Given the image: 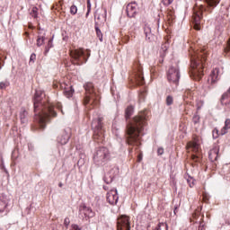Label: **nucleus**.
Wrapping results in <instances>:
<instances>
[{"label":"nucleus","instance_id":"nucleus-1","mask_svg":"<svg viewBox=\"0 0 230 230\" xmlns=\"http://www.w3.org/2000/svg\"><path fill=\"white\" fill-rule=\"evenodd\" d=\"M46 93L40 89H37L34 95V112L35 121L38 122L40 128H46V124L49 121V117L55 118L57 112L53 110V104L46 103Z\"/></svg>","mask_w":230,"mask_h":230},{"label":"nucleus","instance_id":"nucleus-2","mask_svg":"<svg viewBox=\"0 0 230 230\" xmlns=\"http://www.w3.org/2000/svg\"><path fill=\"white\" fill-rule=\"evenodd\" d=\"M146 111H142L127 125V143L129 146L141 145V132L146 125Z\"/></svg>","mask_w":230,"mask_h":230},{"label":"nucleus","instance_id":"nucleus-3","mask_svg":"<svg viewBox=\"0 0 230 230\" xmlns=\"http://www.w3.org/2000/svg\"><path fill=\"white\" fill-rule=\"evenodd\" d=\"M206 61V57L199 52H195L190 58V76L194 80H200L204 75V62Z\"/></svg>","mask_w":230,"mask_h":230},{"label":"nucleus","instance_id":"nucleus-4","mask_svg":"<svg viewBox=\"0 0 230 230\" xmlns=\"http://www.w3.org/2000/svg\"><path fill=\"white\" fill-rule=\"evenodd\" d=\"M111 161V151L107 147H99L93 154V163L97 166H104Z\"/></svg>","mask_w":230,"mask_h":230},{"label":"nucleus","instance_id":"nucleus-5","mask_svg":"<svg viewBox=\"0 0 230 230\" xmlns=\"http://www.w3.org/2000/svg\"><path fill=\"white\" fill-rule=\"evenodd\" d=\"M70 57L75 61V64L80 66L84 62H87V58L91 57V52L89 50H84V49L70 50Z\"/></svg>","mask_w":230,"mask_h":230},{"label":"nucleus","instance_id":"nucleus-6","mask_svg":"<svg viewBox=\"0 0 230 230\" xmlns=\"http://www.w3.org/2000/svg\"><path fill=\"white\" fill-rule=\"evenodd\" d=\"M103 118L98 117L93 119L92 122V128L93 130V137L94 139H103L104 135H103Z\"/></svg>","mask_w":230,"mask_h":230},{"label":"nucleus","instance_id":"nucleus-7","mask_svg":"<svg viewBox=\"0 0 230 230\" xmlns=\"http://www.w3.org/2000/svg\"><path fill=\"white\" fill-rule=\"evenodd\" d=\"M85 96L84 99V104L87 105V103H94L98 99V95L96 94V91L94 90V84L93 83H86L84 85Z\"/></svg>","mask_w":230,"mask_h":230},{"label":"nucleus","instance_id":"nucleus-8","mask_svg":"<svg viewBox=\"0 0 230 230\" xmlns=\"http://www.w3.org/2000/svg\"><path fill=\"white\" fill-rule=\"evenodd\" d=\"M167 79L171 84H179V80L181 79V72L179 71V66H171L167 73Z\"/></svg>","mask_w":230,"mask_h":230},{"label":"nucleus","instance_id":"nucleus-9","mask_svg":"<svg viewBox=\"0 0 230 230\" xmlns=\"http://www.w3.org/2000/svg\"><path fill=\"white\" fill-rule=\"evenodd\" d=\"M192 19L195 30H200V22L202 21V7H194Z\"/></svg>","mask_w":230,"mask_h":230},{"label":"nucleus","instance_id":"nucleus-10","mask_svg":"<svg viewBox=\"0 0 230 230\" xmlns=\"http://www.w3.org/2000/svg\"><path fill=\"white\" fill-rule=\"evenodd\" d=\"M94 215V211H93L91 207H87L85 204H81L79 206V217L81 218H93Z\"/></svg>","mask_w":230,"mask_h":230},{"label":"nucleus","instance_id":"nucleus-11","mask_svg":"<svg viewBox=\"0 0 230 230\" xmlns=\"http://www.w3.org/2000/svg\"><path fill=\"white\" fill-rule=\"evenodd\" d=\"M187 150L188 152L191 151L194 154H196L191 155L193 161H197V159H200V155H199L200 152V146L198 145L197 142H189L187 144Z\"/></svg>","mask_w":230,"mask_h":230},{"label":"nucleus","instance_id":"nucleus-12","mask_svg":"<svg viewBox=\"0 0 230 230\" xmlns=\"http://www.w3.org/2000/svg\"><path fill=\"white\" fill-rule=\"evenodd\" d=\"M118 230H130V217L121 216L117 221Z\"/></svg>","mask_w":230,"mask_h":230},{"label":"nucleus","instance_id":"nucleus-13","mask_svg":"<svg viewBox=\"0 0 230 230\" xmlns=\"http://www.w3.org/2000/svg\"><path fill=\"white\" fill-rule=\"evenodd\" d=\"M69 139H71V128H66L61 132L60 136L58 137V143H59L60 145H67Z\"/></svg>","mask_w":230,"mask_h":230},{"label":"nucleus","instance_id":"nucleus-14","mask_svg":"<svg viewBox=\"0 0 230 230\" xmlns=\"http://www.w3.org/2000/svg\"><path fill=\"white\" fill-rule=\"evenodd\" d=\"M107 201L109 202V204H111V206H116V204H118V200L119 199V197L118 196V190L113 189L111 190H110L107 193Z\"/></svg>","mask_w":230,"mask_h":230},{"label":"nucleus","instance_id":"nucleus-15","mask_svg":"<svg viewBox=\"0 0 230 230\" xmlns=\"http://www.w3.org/2000/svg\"><path fill=\"white\" fill-rule=\"evenodd\" d=\"M137 10H138L137 3L136 2L129 3L126 7L128 17H130V18L136 17L137 13Z\"/></svg>","mask_w":230,"mask_h":230},{"label":"nucleus","instance_id":"nucleus-16","mask_svg":"<svg viewBox=\"0 0 230 230\" xmlns=\"http://www.w3.org/2000/svg\"><path fill=\"white\" fill-rule=\"evenodd\" d=\"M10 202V198L4 194H0V213L6 210L8 204Z\"/></svg>","mask_w":230,"mask_h":230},{"label":"nucleus","instance_id":"nucleus-17","mask_svg":"<svg viewBox=\"0 0 230 230\" xmlns=\"http://www.w3.org/2000/svg\"><path fill=\"white\" fill-rule=\"evenodd\" d=\"M144 33L147 40H154V34L152 33V28H150V25H145Z\"/></svg>","mask_w":230,"mask_h":230},{"label":"nucleus","instance_id":"nucleus-18","mask_svg":"<svg viewBox=\"0 0 230 230\" xmlns=\"http://www.w3.org/2000/svg\"><path fill=\"white\" fill-rule=\"evenodd\" d=\"M206 3L208 4V12L211 13V12H213V8H216V6L220 3V0H206Z\"/></svg>","mask_w":230,"mask_h":230},{"label":"nucleus","instance_id":"nucleus-19","mask_svg":"<svg viewBox=\"0 0 230 230\" xmlns=\"http://www.w3.org/2000/svg\"><path fill=\"white\" fill-rule=\"evenodd\" d=\"M217 80H218V68L212 70L208 77V82H210V84H216Z\"/></svg>","mask_w":230,"mask_h":230},{"label":"nucleus","instance_id":"nucleus-20","mask_svg":"<svg viewBox=\"0 0 230 230\" xmlns=\"http://www.w3.org/2000/svg\"><path fill=\"white\" fill-rule=\"evenodd\" d=\"M221 103L223 105H230V88L222 95Z\"/></svg>","mask_w":230,"mask_h":230},{"label":"nucleus","instance_id":"nucleus-21","mask_svg":"<svg viewBox=\"0 0 230 230\" xmlns=\"http://www.w3.org/2000/svg\"><path fill=\"white\" fill-rule=\"evenodd\" d=\"M229 128H230V119H226L225 121V126L220 130V135L226 136V134H227V131L229 130Z\"/></svg>","mask_w":230,"mask_h":230},{"label":"nucleus","instance_id":"nucleus-22","mask_svg":"<svg viewBox=\"0 0 230 230\" xmlns=\"http://www.w3.org/2000/svg\"><path fill=\"white\" fill-rule=\"evenodd\" d=\"M75 93V89H73V86H67L65 87L64 94L66 98L73 97V94Z\"/></svg>","mask_w":230,"mask_h":230},{"label":"nucleus","instance_id":"nucleus-23","mask_svg":"<svg viewBox=\"0 0 230 230\" xmlns=\"http://www.w3.org/2000/svg\"><path fill=\"white\" fill-rule=\"evenodd\" d=\"M114 169H112L109 173L105 174L104 176V181L106 184H111L112 181L114 180V174H112Z\"/></svg>","mask_w":230,"mask_h":230},{"label":"nucleus","instance_id":"nucleus-24","mask_svg":"<svg viewBox=\"0 0 230 230\" xmlns=\"http://www.w3.org/2000/svg\"><path fill=\"white\" fill-rule=\"evenodd\" d=\"M136 80L140 84H142L143 80H145V77H143V70H141V68H139L137 73L136 74Z\"/></svg>","mask_w":230,"mask_h":230},{"label":"nucleus","instance_id":"nucleus-25","mask_svg":"<svg viewBox=\"0 0 230 230\" xmlns=\"http://www.w3.org/2000/svg\"><path fill=\"white\" fill-rule=\"evenodd\" d=\"M27 116H28V112L25 111V110H22L21 112H20V119H21V122L22 123H27L28 122V119H27Z\"/></svg>","mask_w":230,"mask_h":230},{"label":"nucleus","instance_id":"nucleus-26","mask_svg":"<svg viewBox=\"0 0 230 230\" xmlns=\"http://www.w3.org/2000/svg\"><path fill=\"white\" fill-rule=\"evenodd\" d=\"M218 158V151L217 149H212L209 153L210 161H217Z\"/></svg>","mask_w":230,"mask_h":230},{"label":"nucleus","instance_id":"nucleus-27","mask_svg":"<svg viewBox=\"0 0 230 230\" xmlns=\"http://www.w3.org/2000/svg\"><path fill=\"white\" fill-rule=\"evenodd\" d=\"M44 40H46V37L44 35H42V36L39 35L38 36V39H37L38 48H40V46H42L44 44Z\"/></svg>","mask_w":230,"mask_h":230},{"label":"nucleus","instance_id":"nucleus-28","mask_svg":"<svg viewBox=\"0 0 230 230\" xmlns=\"http://www.w3.org/2000/svg\"><path fill=\"white\" fill-rule=\"evenodd\" d=\"M134 112V107L128 106L126 109V119H128L132 116V113Z\"/></svg>","mask_w":230,"mask_h":230},{"label":"nucleus","instance_id":"nucleus-29","mask_svg":"<svg viewBox=\"0 0 230 230\" xmlns=\"http://www.w3.org/2000/svg\"><path fill=\"white\" fill-rule=\"evenodd\" d=\"M96 35L101 42H103V34L98 26H95Z\"/></svg>","mask_w":230,"mask_h":230},{"label":"nucleus","instance_id":"nucleus-30","mask_svg":"<svg viewBox=\"0 0 230 230\" xmlns=\"http://www.w3.org/2000/svg\"><path fill=\"white\" fill-rule=\"evenodd\" d=\"M192 123L197 127H199V123H200V117L199 115H194L192 118Z\"/></svg>","mask_w":230,"mask_h":230},{"label":"nucleus","instance_id":"nucleus-31","mask_svg":"<svg viewBox=\"0 0 230 230\" xmlns=\"http://www.w3.org/2000/svg\"><path fill=\"white\" fill-rule=\"evenodd\" d=\"M78 13V7H76V5L73 4L70 7V13L71 15H76V13Z\"/></svg>","mask_w":230,"mask_h":230},{"label":"nucleus","instance_id":"nucleus-32","mask_svg":"<svg viewBox=\"0 0 230 230\" xmlns=\"http://www.w3.org/2000/svg\"><path fill=\"white\" fill-rule=\"evenodd\" d=\"M166 105L170 106L173 104V97L172 95H168L166 97Z\"/></svg>","mask_w":230,"mask_h":230},{"label":"nucleus","instance_id":"nucleus-33","mask_svg":"<svg viewBox=\"0 0 230 230\" xmlns=\"http://www.w3.org/2000/svg\"><path fill=\"white\" fill-rule=\"evenodd\" d=\"M212 136H213L214 139H217L218 137V136H222V135L218 131V128H214L212 131Z\"/></svg>","mask_w":230,"mask_h":230},{"label":"nucleus","instance_id":"nucleus-34","mask_svg":"<svg viewBox=\"0 0 230 230\" xmlns=\"http://www.w3.org/2000/svg\"><path fill=\"white\" fill-rule=\"evenodd\" d=\"M168 230V225H166V223H162L158 225V227L156 228V230Z\"/></svg>","mask_w":230,"mask_h":230},{"label":"nucleus","instance_id":"nucleus-35","mask_svg":"<svg viewBox=\"0 0 230 230\" xmlns=\"http://www.w3.org/2000/svg\"><path fill=\"white\" fill-rule=\"evenodd\" d=\"M89 13H91V0H87V13L85 17H89Z\"/></svg>","mask_w":230,"mask_h":230},{"label":"nucleus","instance_id":"nucleus-36","mask_svg":"<svg viewBox=\"0 0 230 230\" xmlns=\"http://www.w3.org/2000/svg\"><path fill=\"white\" fill-rule=\"evenodd\" d=\"M69 230H82V227L76 224H72Z\"/></svg>","mask_w":230,"mask_h":230},{"label":"nucleus","instance_id":"nucleus-37","mask_svg":"<svg viewBox=\"0 0 230 230\" xmlns=\"http://www.w3.org/2000/svg\"><path fill=\"white\" fill-rule=\"evenodd\" d=\"M8 85H10L9 82H1L0 83V89H6V87H8Z\"/></svg>","mask_w":230,"mask_h":230},{"label":"nucleus","instance_id":"nucleus-38","mask_svg":"<svg viewBox=\"0 0 230 230\" xmlns=\"http://www.w3.org/2000/svg\"><path fill=\"white\" fill-rule=\"evenodd\" d=\"M162 3L164 4V6H170V4L173 3V0H162Z\"/></svg>","mask_w":230,"mask_h":230},{"label":"nucleus","instance_id":"nucleus-39","mask_svg":"<svg viewBox=\"0 0 230 230\" xmlns=\"http://www.w3.org/2000/svg\"><path fill=\"white\" fill-rule=\"evenodd\" d=\"M69 224H71V220L69 219V217H66L65 220H64V226L65 227H69Z\"/></svg>","mask_w":230,"mask_h":230},{"label":"nucleus","instance_id":"nucleus-40","mask_svg":"<svg viewBox=\"0 0 230 230\" xmlns=\"http://www.w3.org/2000/svg\"><path fill=\"white\" fill-rule=\"evenodd\" d=\"M187 182L190 188H193V178H187Z\"/></svg>","mask_w":230,"mask_h":230},{"label":"nucleus","instance_id":"nucleus-41","mask_svg":"<svg viewBox=\"0 0 230 230\" xmlns=\"http://www.w3.org/2000/svg\"><path fill=\"white\" fill-rule=\"evenodd\" d=\"M31 16L37 18V7L32 8Z\"/></svg>","mask_w":230,"mask_h":230},{"label":"nucleus","instance_id":"nucleus-42","mask_svg":"<svg viewBox=\"0 0 230 230\" xmlns=\"http://www.w3.org/2000/svg\"><path fill=\"white\" fill-rule=\"evenodd\" d=\"M35 58H37V55H35V53H32L30 58V62H35Z\"/></svg>","mask_w":230,"mask_h":230},{"label":"nucleus","instance_id":"nucleus-43","mask_svg":"<svg viewBox=\"0 0 230 230\" xmlns=\"http://www.w3.org/2000/svg\"><path fill=\"white\" fill-rule=\"evenodd\" d=\"M158 155H163L164 154V149L163 147H159L157 149Z\"/></svg>","mask_w":230,"mask_h":230},{"label":"nucleus","instance_id":"nucleus-44","mask_svg":"<svg viewBox=\"0 0 230 230\" xmlns=\"http://www.w3.org/2000/svg\"><path fill=\"white\" fill-rule=\"evenodd\" d=\"M95 19H97L98 21H102V19H105V15H98V14H95Z\"/></svg>","mask_w":230,"mask_h":230},{"label":"nucleus","instance_id":"nucleus-45","mask_svg":"<svg viewBox=\"0 0 230 230\" xmlns=\"http://www.w3.org/2000/svg\"><path fill=\"white\" fill-rule=\"evenodd\" d=\"M217 31L222 33L224 31V26L220 25L217 27Z\"/></svg>","mask_w":230,"mask_h":230},{"label":"nucleus","instance_id":"nucleus-46","mask_svg":"<svg viewBox=\"0 0 230 230\" xmlns=\"http://www.w3.org/2000/svg\"><path fill=\"white\" fill-rule=\"evenodd\" d=\"M162 49L164 50V51H166L167 49H168V44H164L163 46H162Z\"/></svg>","mask_w":230,"mask_h":230},{"label":"nucleus","instance_id":"nucleus-47","mask_svg":"<svg viewBox=\"0 0 230 230\" xmlns=\"http://www.w3.org/2000/svg\"><path fill=\"white\" fill-rule=\"evenodd\" d=\"M142 160H143V155H138V156H137L138 163H141Z\"/></svg>","mask_w":230,"mask_h":230},{"label":"nucleus","instance_id":"nucleus-48","mask_svg":"<svg viewBox=\"0 0 230 230\" xmlns=\"http://www.w3.org/2000/svg\"><path fill=\"white\" fill-rule=\"evenodd\" d=\"M204 227V223H200L199 226L198 227V230H202Z\"/></svg>","mask_w":230,"mask_h":230},{"label":"nucleus","instance_id":"nucleus-49","mask_svg":"<svg viewBox=\"0 0 230 230\" xmlns=\"http://www.w3.org/2000/svg\"><path fill=\"white\" fill-rule=\"evenodd\" d=\"M56 107L60 111L62 109V104L58 102Z\"/></svg>","mask_w":230,"mask_h":230},{"label":"nucleus","instance_id":"nucleus-50","mask_svg":"<svg viewBox=\"0 0 230 230\" xmlns=\"http://www.w3.org/2000/svg\"><path fill=\"white\" fill-rule=\"evenodd\" d=\"M140 100L143 102V100H145V94L144 93H142V94H140Z\"/></svg>","mask_w":230,"mask_h":230},{"label":"nucleus","instance_id":"nucleus-51","mask_svg":"<svg viewBox=\"0 0 230 230\" xmlns=\"http://www.w3.org/2000/svg\"><path fill=\"white\" fill-rule=\"evenodd\" d=\"M58 186H59V188H62V186H64V184H63L62 182H60V183L58 184Z\"/></svg>","mask_w":230,"mask_h":230},{"label":"nucleus","instance_id":"nucleus-52","mask_svg":"<svg viewBox=\"0 0 230 230\" xmlns=\"http://www.w3.org/2000/svg\"><path fill=\"white\" fill-rule=\"evenodd\" d=\"M49 51V49H46L45 53H48Z\"/></svg>","mask_w":230,"mask_h":230},{"label":"nucleus","instance_id":"nucleus-53","mask_svg":"<svg viewBox=\"0 0 230 230\" xmlns=\"http://www.w3.org/2000/svg\"><path fill=\"white\" fill-rule=\"evenodd\" d=\"M51 42H52V41H51V40H49V44H51Z\"/></svg>","mask_w":230,"mask_h":230},{"label":"nucleus","instance_id":"nucleus-54","mask_svg":"<svg viewBox=\"0 0 230 230\" xmlns=\"http://www.w3.org/2000/svg\"><path fill=\"white\" fill-rule=\"evenodd\" d=\"M183 100H186V96H183Z\"/></svg>","mask_w":230,"mask_h":230},{"label":"nucleus","instance_id":"nucleus-55","mask_svg":"<svg viewBox=\"0 0 230 230\" xmlns=\"http://www.w3.org/2000/svg\"><path fill=\"white\" fill-rule=\"evenodd\" d=\"M61 112H62V114H64V111H63V110H61Z\"/></svg>","mask_w":230,"mask_h":230},{"label":"nucleus","instance_id":"nucleus-56","mask_svg":"<svg viewBox=\"0 0 230 230\" xmlns=\"http://www.w3.org/2000/svg\"><path fill=\"white\" fill-rule=\"evenodd\" d=\"M175 211H177V208H175L174 213H175Z\"/></svg>","mask_w":230,"mask_h":230},{"label":"nucleus","instance_id":"nucleus-57","mask_svg":"<svg viewBox=\"0 0 230 230\" xmlns=\"http://www.w3.org/2000/svg\"><path fill=\"white\" fill-rule=\"evenodd\" d=\"M175 211H177V208H175L174 213H175Z\"/></svg>","mask_w":230,"mask_h":230},{"label":"nucleus","instance_id":"nucleus-58","mask_svg":"<svg viewBox=\"0 0 230 230\" xmlns=\"http://www.w3.org/2000/svg\"><path fill=\"white\" fill-rule=\"evenodd\" d=\"M129 152H132V149H130Z\"/></svg>","mask_w":230,"mask_h":230}]
</instances>
